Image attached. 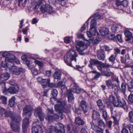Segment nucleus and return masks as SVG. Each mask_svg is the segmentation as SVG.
I'll list each match as a JSON object with an SVG mask.
<instances>
[{
  "instance_id": "obj_1",
  "label": "nucleus",
  "mask_w": 133,
  "mask_h": 133,
  "mask_svg": "<svg viewBox=\"0 0 133 133\" xmlns=\"http://www.w3.org/2000/svg\"><path fill=\"white\" fill-rule=\"evenodd\" d=\"M57 101L58 103L55 105V108L57 113L55 114L54 117L52 115H48L45 118L47 120L50 122L52 121L55 118L58 119L59 117H61L62 118L63 117L62 112L64 111L63 107L66 104L65 100L60 99Z\"/></svg>"
},
{
  "instance_id": "obj_2",
  "label": "nucleus",
  "mask_w": 133,
  "mask_h": 133,
  "mask_svg": "<svg viewBox=\"0 0 133 133\" xmlns=\"http://www.w3.org/2000/svg\"><path fill=\"white\" fill-rule=\"evenodd\" d=\"M77 56V55L76 51L71 49L66 54L65 57V62L68 65L72 66L71 62L74 60L76 62L77 59L76 58Z\"/></svg>"
},
{
  "instance_id": "obj_3",
  "label": "nucleus",
  "mask_w": 133,
  "mask_h": 133,
  "mask_svg": "<svg viewBox=\"0 0 133 133\" xmlns=\"http://www.w3.org/2000/svg\"><path fill=\"white\" fill-rule=\"evenodd\" d=\"M11 125L12 130L15 132L18 131L20 129V125L19 122L21 121V117L17 116L16 118L14 119V117H11Z\"/></svg>"
},
{
  "instance_id": "obj_4",
  "label": "nucleus",
  "mask_w": 133,
  "mask_h": 133,
  "mask_svg": "<svg viewBox=\"0 0 133 133\" xmlns=\"http://www.w3.org/2000/svg\"><path fill=\"white\" fill-rule=\"evenodd\" d=\"M14 58L8 59V58L5 59V61L4 62H2V66L3 67L5 68L6 67L9 68L10 70L14 65Z\"/></svg>"
},
{
  "instance_id": "obj_5",
  "label": "nucleus",
  "mask_w": 133,
  "mask_h": 133,
  "mask_svg": "<svg viewBox=\"0 0 133 133\" xmlns=\"http://www.w3.org/2000/svg\"><path fill=\"white\" fill-rule=\"evenodd\" d=\"M34 115L36 117H38L41 121H43L44 118V114L43 113L42 109L40 107L35 109Z\"/></svg>"
},
{
  "instance_id": "obj_6",
  "label": "nucleus",
  "mask_w": 133,
  "mask_h": 133,
  "mask_svg": "<svg viewBox=\"0 0 133 133\" xmlns=\"http://www.w3.org/2000/svg\"><path fill=\"white\" fill-rule=\"evenodd\" d=\"M29 119L28 118L25 117L23 120L22 124V129L23 132L25 133L27 128L29 126Z\"/></svg>"
},
{
  "instance_id": "obj_7",
  "label": "nucleus",
  "mask_w": 133,
  "mask_h": 133,
  "mask_svg": "<svg viewBox=\"0 0 133 133\" xmlns=\"http://www.w3.org/2000/svg\"><path fill=\"white\" fill-rule=\"evenodd\" d=\"M125 105V101L123 99H121L119 97H117V102L114 103V105L116 107H123Z\"/></svg>"
},
{
  "instance_id": "obj_8",
  "label": "nucleus",
  "mask_w": 133,
  "mask_h": 133,
  "mask_svg": "<svg viewBox=\"0 0 133 133\" xmlns=\"http://www.w3.org/2000/svg\"><path fill=\"white\" fill-rule=\"evenodd\" d=\"M10 71L13 74L17 75H19L21 72H22V68H18L14 66L11 69Z\"/></svg>"
},
{
  "instance_id": "obj_9",
  "label": "nucleus",
  "mask_w": 133,
  "mask_h": 133,
  "mask_svg": "<svg viewBox=\"0 0 133 133\" xmlns=\"http://www.w3.org/2000/svg\"><path fill=\"white\" fill-rule=\"evenodd\" d=\"M99 31L101 35L103 36L107 35L109 33V29L105 27H101L99 29Z\"/></svg>"
},
{
  "instance_id": "obj_10",
  "label": "nucleus",
  "mask_w": 133,
  "mask_h": 133,
  "mask_svg": "<svg viewBox=\"0 0 133 133\" xmlns=\"http://www.w3.org/2000/svg\"><path fill=\"white\" fill-rule=\"evenodd\" d=\"M44 1V0H31V3L33 5H35V9L38 8Z\"/></svg>"
},
{
  "instance_id": "obj_11",
  "label": "nucleus",
  "mask_w": 133,
  "mask_h": 133,
  "mask_svg": "<svg viewBox=\"0 0 133 133\" xmlns=\"http://www.w3.org/2000/svg\"><path fill=\"white\" fill-rule=\"evenodd\" d=\"M97 33V31L96 29L90 28L89 31H88L87 34L89 38L95 36Z\"/></svg>"
},
{
  "instance_id": "obj_12",
  "label": "nucleus",
  "mask_w": 133,
  "mask_h": 133,
  "mask_svg": "<svg viewBox=\"0 0 133 133\" xmlns=\"http://www.w3.org/2000/svg\"><path fill=\"white\" fill-rule=\"evenodd\" d=\"M81 107L84 113L87 112L88 108L87 103L84 101H82L80 103Z\"/></svg>"
},
{
  "instance_id": "obj_13",
  "label": "nucleus",
  "mask_w": 133,
  "mask_h": 133,
  "mask_svg": "<svg viewBox=\"0 0 133 133\" xmlns=\"http://www.w3.org/2000/svg\"><path fill=\"white\" fill-rule=\"evenodd\" d=\"M61 73L59 70L56 71L52 75L53 78L55 79L60 80L61 77Z\"/></svg>"
},
{
  "instance_id": "obj_14",
  "label": "nucleus",
  "mask_w": 133,
  "mask_h": 133,
  "mask_svg": "<svg viewBox=\"0 0 133 133\" xmlns=\"http://www.w3.org/2000/svg\"><path fill=\"white\" fill-rule=\"evenodd\" d=\"M2 56L5 58V59L8 58L10 59L14 58L15 59V56L11 54L10 53L7 52H5L2 54Z\"/></svg>"
},
{
  "instance_id": "obj_15",
  "label": "nucleus",
  "mask_w": 133,
  "mask_h": 133,
  "mask_svg": "<svg viewBox=\"0 0 133 133\" xmlns=\"http://www.w3.org/2000/svg\"><path fill=\"white\" fill-rule=\"evenodd\" d=\"M124 34L126 37L127 38V39H126V41H127L130 40L133 38L132 34L128 30H125L124 32Z\"/></svg>"
},
{
  "instance_id": "obj_16",
  "label": "nucleus",
  "mask_w": 133,
  "mask_h": 133,
  "mask_svg": "<svg viewBox=\"0 0 133 133\" xmlns=\"http://www.w3.org/2000/svg\"><path fill=\"white\" fill-rule=\"evenodd\" d=\"M41 127L39 125L34 126L32 128V133H42Z\"/></svg>"
},
{
  "instance_id": "obj_17",
  "label": "nucleus",
  "mask_w": 133,
  "mask_h": 133,
  "mask_svg": "<svg viewBox=\"0 0 133 133\" xmlns=\"http://www.w3.org/2000/svg\"><path fill=\"white\" fill-rule=\"evenodd\" d=\"M9 77V74L7 72H5L1 75L0 79L2 81H4L7 80Z\"/></svg>"
},
{
  "instance_id": "obj_18",
  "label": "nucleus",
  "mask_w": 133,
  "mask_h": 133,
  "mask_svg": "<svg viewBox=\"0 0 133 133\" xmlns=\"http://www.w3.org/2000/svg\"><path fill=\"white\" fill-rule=\"evenodd\" d=\"M18 87H12L9 88L7 91L9 93L11 94H17L18 92Z\"/></svg>"
},
{
  "instance_id": "obj_19",
  "label": "nucleus",
  "mask_w": 133,
  "mask_h": 133,
  "mask_svg": "<svg viewBox=\"0 0 133 133\" xmlns=\"http://www.w3.org/2000/svg\"><path fill=\"white\" fill-rule=\"evenodd\" d=\"M92 117L93 119L95 120H97L100 118V115L99 112L96 110H93Z\"/></svg>"
},
{
  "instance_id": "obj_20",
  "label": "nucleus",
  "mask_w": 133,
  "mask_h": 133,
  "mask_svg": "<svg viewBox=\"0 0 133 133\" xmlns=\"http://www.w3.org/2000/svg\"><path fill=\"white\" fill-rule=\"evenodd\" d=\"M89 62L90 64L88 66L92 69H93V65L97 64L98 63H100L99 61L98 60L93 59H91Z\"/></svg>"
},
{
  "instance_id": "obj_21",
  "label": "nucleus",
  "mask_w": 133,
  "mask_h": 133,
  "mask_svg": "<svg viewBox=\"0 0 133 133\" xmlns=\"http://www.w3.org/2000/svg\"><path fill=\"white\" fill-rule=\"evenodd\" d=\"M32 110V108L30 105H27L25 106L23 110V114H25Z\"/></svg>"
},
{
  "instance_id": "obj_22",
  "label": "nucleus",
  "mask_w": 133,
  "mask_h": 133,
  "mask_svg": "<svg viewBox=\"0 0 133 133\" xmlns=\"http://www.w3.org/2000/svg\"><path fill=\"white\" fill-rule=\"evenodd\" d=\"M71 91L74 93L79 94L81 91V89L76 84H74V86Z\"/></svg>"
},
{
  "instance_id": "obj_23",
  "label": "nucleus",
  "mask_w": 133,
  "mask_h": 133,
  "mask_svg": "<svg viewBox=\"0 0 133 133\" xmlns=\"http://www.w3.org/2000/svg\"><path fill=\"white\" fill-rule=\"evenodd\" d=\"M71 91H72L70 90H68L67 91V94L68 95V101L70 102L72 101L74 99L73 96L71 93Z\"/></svg>"
},
{
  "instance_id": "obj_24",
  "label": "nucleus",
  "mask_w": 133,
  "mask_h": 133,
  "mask_svg": "<svg viewBox=\"0 0 133 133\" xmlns=\"http://www.w3.org/2000/svg\"><path fill=\"white\" fill-rule=\"evenodd\" d=\"M50 82L49 78L46 79H43L42 82L41 84L43 86V88H45L48 86L49 83Z\"/></svg>"
},
{
  "instance_id": "obj_25",
  "label": "nucleus",
  "mask_w": 133,
  "mask_h": 133,
  "mask_svg": "<svg viewBox=\"0 0 133 133\" xmlns=\"http://www.w3.org/2000/svg\"><path fill=\"white\" fill-rule=\"evenodd\" d=\"M99 50L98 52V54L97 55V57L98 59L101 60H104L105 56L104 52H101Z\"/></svg>"
},
{
  "instance_id": "obj_26",
  "label": "nucleus",
  "mask_w": 133,
  "mask_h": 133,
  "mask_svg": "<svg viewBox=\"0 0 133 133\" xmlns=\"http://www.w3.org/2000/svg\"><path fill=\"white\" fill-rule=\"evenodd\" d=\"M75 122L76 124L79 125H83L84 123L83 121L79 117H77L76 118Z\"/></svg>"
},
{
  "instance_id": "obj_27",
  "label": "nucleus",
  "mask_w": 133,
  "mask_h": 133,
  "mask_svg": "<svg viewBox=\"0 0 133 133\" xmlns=\"http://www.w3.org/2000/svg\"><path fill=\"white\" fill-rule=\"evenodd\" d=\"M102 73L104 76H105L108 77H110L112 74V73L109 69H107L103 71L102 72Z\"/></svg>"
},
{
  "instance_id": "obj_28",
  "label": "nucleus",
  "mask_w": 133,
  "mask_h": 133,
  "mask_svg": "<svg viewBox=\"0 0 133 133\" xmlns=\"http://www.w3.org/2000/svg\"><path fill=\"white\" fill-rule=\"evenodd\" d=\"M4 114L5 116H6L10 117L11 118L12 116H14V119L16 118L17 116H19L15 114H13L11 113V112L9 111H5Z\"/></svg>"
},
{
  "instance_id": "obj_29",
  "label": "nucleus",
  "mask_w": 133,
  "mask_h": 133,
  "mask_svg": "<svg viewBox=\"0 0 133 133\" xmlns=\"http://www.w3.org/2000/svg\"><path fill=\"white\" fill-rule=\"evenodd\" d=\"M97 104L99 108L101 110H103L105 108V106L103 104L102 100L99 99L97 101Z\"/></svg>"
},
{
  "instance_id": "obj_30",
  "label": "nucleus",
  "mask_w": 133,
  "mask_h": 133,
  "mask_svg": "<svg viewBox=\"0 0 133 133\" xmlns=\"http://www.w3.org/2000/svg\"><path fill=\"white\" fill-rule=\"evenodd\" d=\"M126 89V84L124 82L122 83V84L121 90L122 92L125 95V93Z\"/></svg>"
},
{
  "instance_id": "obj_31",
  "label": "nucleus",
  "mask_w": 133,
  "mask_h": 133,
  "mask_svg": "<svg viewBox=\"0 0 133 133\" xmlns=\"http://www.w3.org/2000/svg\"><path fill=\"white\" fill-rule=\"evenodd\" d=\"M15 98V97L13 96L10 99L9 101V104L10 107H12L14 105Z\"/></svg>"
},
{
  "instance_id": "obj_32",
  "label": "nucleus",
  "mask_w": 133,
  "mask_h": 133,
  "mask_svg": "<svg viewBox=\"0 0 133 133\" xmlns=\"http://www.w3.org/2000/svg\"><path fill=\"white\" fill-rule=\"evenodd\" d=\"M96 21L94 19L92 20L91 22V25L90 28L96 29Z\"/></svg>"
},
{
  "instance_id": "obj_33",
  "label": "nucleus",
  "mask_w": 133,
  "mask_h": 133,
  "mask_svg": "<svg viewBox=\"0 0 133 133\" xmlns=\"http://www.w3.org/2000/svg\"><path fill=\"white\" fill-rule=\"evenodd\" d=\"M56 129L54 127L51 126L49 127L47 133H55Z\"/></svg>"
},
{
  "instance_id": "obj_34",
  "label": "nucleus",
  "mask_w": 133,
  "mask_h": 133,
  "mask_svg": "<svg viewBox=\"0 0 133 133\" xmlns=\"http://www.w3.org/2000/svg\"><path fill=\"white\" fill-rule=\"evenodd\" d=\"M76 45H77V46L80 47L83 46L85 45V44L84 42L81 41H76Z\"/></svg>"
},
{
  "instance_id": "obj_35",
  "label": "nucleus",
  "mask_w": 133,
  "mask_h": 133,
  "mask_svg": "<svg viewBox=\"0 0 133 133\" xmlns=\"http://www.w3.org/2000/svg\"><path fill=\"white\" fill-rule=\"evenodd\" d=\"M91 72L96 74V75L94 77V79H97L101 75V74L100 73L96 71H92Z\"/></svg>"
},
{
  "instance_id": "obj_36",
  "label": "nucleus",
  "mask_w": 133,
  "mask_h": 133,
  "mask_svg": "<svg viewBox=\"0 0 133 133\" xmlns=\"http://www.w3.org/2000/svg\"><path fill=\"white\" fill-rule=\"evenodd\" d=\"M103 49H105V51H108L109 52L111 50V49H110L109 48V47L108 46L105 45L101 47V49L99 50L100 51H102Z\"/></svg>"
},
{
  "instance_id": "obj_37",
  "label": "nucleus",
  "mask_w": 133,
  "mask_h": 133,
  "mask_svg": "<svg viewBox=\"0 0 133 133\" xmlns=\"http://www.w3.org/2000/svg\"><path fill=\"white\" fill-rule=\"evenodd\" d=\"M57 86L58 87H61L62 90V89H66L65 86L63 85V82L62 81L58 82Z\"/></svg>"
},
{
  "instance_id": "obj_38",
  "label": "nucleus",
  "mask_w": 133,
  "mask_h": 133,
  "mask_svg": "<svg viewBox=\"0 0 133 133\" xmlns=\"http://www.w3.org/2000/svg\"><path fill=\"white\" fill-rule=\"evenodd\" d=\"M128 88L129 90L131 92H133V82H131L128 83Z\"/></svg>"
},
{
  "instance_id": "obj_39",
  "label": "nucleus",
  "mask_w": 133,
  "mask_h": 133,
  "mask_svg": "<svg viewBox=\"0 0 133 133\" xmlns=\"http://www.w3.org/2000/svg\"><path fill=\"white\" fill-rule=\"evenodd\" d=\"M129 117L130 122L133 123V111H131L129 112Z\"/></svg>"
},
{
  "instance_id": "obj_40",
  "label": "nucleus",
  "mask_w": 133,
  "mask_h": 133,
  "mask_svg": "<svg viewBox=\"0 0 133 133\" xmlns=\"http://www.w3.org/2000/svg\"><path fill=\"white\" fill-rule=\"evenodd\" d=\"M111 29L113 32L114 33H116L118 29V27L116 25H114L111 27Z\"/></svg>"
},
{
  "instance_id": "obj_41",
  "label": "nucleus",
  "mask_w": 133,
  "mask_h": 133,
  "mask_svg": "<svg viewBox=\"0 0 133 133\" xmlns=\"http://www.w3.org/2000/svg\"><path fill=\"white\" fill-rule=\"evenodd\" d=\"M109 100L110 102L112 103L114 105V102H116L115 101V97L112 95L109 96Z\"/></svg>"
},
{
  "instance_id": "obj_42",
  "label": "nucleus",
  "mask_w": 133,
  "mask_h": 133,
  "mask_svg": "<svg viewBox=\"0 0 133 133\" xmlns=\"http://www.w3.org/2000/svg\"><path fill=\"white\" fill-rule=\"evenodd\" d=\"M40 9L43 13L47 11L46 5H42L40 8Z\"/></svg>"
},
{
  "instance_id": "obj_43",
  "label": "nucleus",
  "mask_w": 133,
  "mask_h": 133,
  "mask_svg": "<svg viewBox=\"0 0 133 133\" xmlns=\"http://www.w3.org/2000/svg\"><path fill=\"white\" fill-rule=\"evenodd\" d=\"M55 128H56V129H64V125L60 123H58Z\"/></svg>"
},
{
  "instance_id": "obj_44",
  "label": "nucleus",
  "mask_w": 133,
  "mask_h": 133,
  "mask_svg": "<svg viewBox=\"0 0 133 133\" xmlns=\"http://www.w3.org/2000/svg\"><path fill=\"white\" fill-rule=\"evenodd\" d=\"M47 11L50 14L52 12V8L50 5H46Z\"/></svg>"
},
{
  "instance_id": "obj_45",
  "label": "nucleus",
  "mask_w": 133,
  "mask_h": 133,
  "mask_svg": "<svg viewBox=\"0 0 133 133\" xmlns=\"http://www.w3.org/2000/svg\"><path fill=\"white\" fill-rule=\"evenodd\" d=\"M57 94V91L56 89H53L51 91V94L54 97H56Z\"/></svg>"
},
{
  "instance_id": "obj_46",
  "label": "nucleus",
  "mask_w": 133,
  "mask_h": 133,
  "mask_svg": "<svg viewBox=\"0 0 133 133\" xmlns=\"http://www.w3.org/2000/svg\"><path fill=\"white\" fill-rule=\"evenodd\" d=\"M105 82L107 86L109 87L113 84L112 83V81L110 79H109L106 81Z\"/></svg>"
},
{
  "instance_id": "obj_47",
  "label": "nucleus",
  "mask_w": 133,
  "mask_h": 133,
  "mask_svg": "<svg viewBox=\"0 0 133 133\" xmlns=\"http://www.w3.org/2000/svg\"><path fill=\"white\" fill-rule=\"evenodd\" d=\"M34 62L37 65L39 66L42 67L43 66V64L41 61L35 60Z\"/></svg>"
},
{
  "instance_id": "obj_48",
  "label": "nucleus",
  "mask_w": 133,
  "mask_h": 133,
  "mask_svg": "<svg viewBox=\"0 0 133 133\" xmlns=\"http://www.w3.org/2000/svg\"><path fill=\"white\" fill-rule=\"evenodd\" d=\"M98 125L101 127H105V125L104 122L102 120H99L98 122Z\"/></svg>"
},
{
  "instance_id": "obj_49",
  "label": "nucleus",
  "mask_w": 133,
  "mask_h": 133,
  "mask_svg": "<svg viewBox=\"0 0 133 133\" xmlns=\"http://www.w3.org/2000/svg\"><path fill=\"white\" fill-rule=\"evenodd\" d=\"M56 129L55 133H64L65 130L64 129H56L55 127H54Z\"/></svg>"
},
{
  "instance_id": "obj_50",
  "label": "nucleus",
  "mask_w": 133,
  "mask_h": 133,
  "mask_svg": "<svg viewBox=\"0 0 133 133\" xmlns=\"http://www.w3.org/2000/svg\"><path fill=\"white\" fill-rule=\"evenodd\" d=\"M0 99H2L3 103L4 104H6L7 102V98L4 96H1L0 97Z\"/></svg>"
},
{
  "instance_id": "obj_51",
  "label": "nucleus",
  "mask_w": 133,
  "mask_h": 133,
  "mask_svg": "<svg viewBox=\"0 0 133 133\" xmlns=\"http://www.w3.org/2000/svg\"><path fill=\"white\" fill-rule=\"evenodd\" d=\"M128 100L131 103H133V95L130 94L128 96Z\"/></svg>"
},
{
  "instance_id": "obj_52",
  "label": "nucleus",
  "mask_w": 133,
  "mask_h": 133,
  "mask_svg": "<svg viewBox=\"0 0 133 133\" xmlns=\"http://www.w3.org/2000/svg\"><path fill=\"white\" fill-rule=\"evenodd\" d=\"M112 117L114 120V124L116 125H118L119 124V122L116 117L114 116H112Z\"/></svg>"
},
{
  "instance_id": "obj_53",
  "label": "nucleus",
  "mask_w": 133,
  "mask_h": 133,
  "mask_svg": "<svg viewBox=\"0 0 133 133\" xmlns=\"http://www.w3.org/2000/svg\"><path fill=\"white\" fill-rule=\"evenodd\" d=\"M117 38L118 41L120 43H122L123 40L122 39V37L121 35L118 34L117 35Z\"/></svg>"
},
{
  "instance_id": "obj_54",
  "label": "nucleus",
  "mask_w": 133,
  "mask_h": 133,
  "mask_svg": "<svg viewBox=\"0 0 133 133\" xmlns=\"http://www.w3.org/2000/svg\"><path fill=\"white\" fill-rule=\"evenodd\" d=\"M95 131L96 133H103V130L98 127Z\"/></svg>"
},
{
  "instance_id": "obj_55",
  "label": "nucleus",
  "mask_w": 133,
  "mask_h": 133,
  "mask_svg": "<svg viewBox=\"0 0 133 133\" xmlns=\"http://www.w3.org/2000/svg\"><path fill=\"white\" fill-rule=\"evenodd\" d=\"M115 56L114 55H112L109 58V60L111 62H114L115 59Z\"/></svg>"
},
{
  "instance_id": "obj_56",
  "label": "nucleus",
  "mask_w": 133,
  "mask_h": 133,
  "mask_svg": "<svg viewBox=\"0 0 133 133\" xmlns=\"http://www.w3.org/2000/svg\"><path fill=\"white\" fill-rule=\"evenodd\" d=\"M102 116L104 119L106 121L107 117V114L106 111L104 110L103 111Z\"/></svg>"
},
{
  "instance_id": "obj_57",
  "label": "nucleus",
  "mask_w": 133,
  "mask_h": 133,
  "mask_svg": "<svg viewBox=\"0 0 133 133\" xmlns=\"http://www.w3.org/2000/svg\"><path fill=\"white\" fill-rule=\"evenodd\" d=\"M81 47L79 46H76L77 50L79 52L85 50V49H81Z\"/></svg>"
},
{
  "instance_id": "obj_58",
  "label": "nucleus",
  "mask_w": 133,
  "mask_h": 133,
  "mask_svg": "<svg viewBox=\"0 0 133 133\" xmlns=\"http://www.w3.org/2000/svg\"><path fill=\"white\" fill-rule=\"evenodd\" d=\"M91 128L94 130H95L98 128V127L92 123H91Z\"/></svg>"
},
{
  "instance_id": "obj_59",
  "label": "nucleus",
  "mask_w": 133,
  "mask_h": 133,
  "mask_svg": "<svg viewBox=\"0 0 133 133\" xmlns=\"http://www.w3.org/2000/svg\"><path fill=\"white\" fill-rule=\"evenodd\" d=\"M127 126L130 133H133V125H128Z\"/></svg>"
},
{
  "instance_id": "obj_60",
  "label": "nucleus",
  "mask_w": 133,
  "mask_h": 133,
  "mask_svg": "<svg viewBox=\"0 0 133 133\" xmlns=\"http://www.w3.org/2000/svg\"><path fill=\"white\" fill-rule=\"evenodd\" d=\"M128 4V2L127 0H124L122 2V5L124 7L127 6Z\"/></svg>"
},
{
  "instance_id": "obj_61",
  "label": "nucleus",
  "mask_w": 133,
  "mask_h": 133,
  "mask_svg": "<svg viewBox=\"0 0 133 133\" xmlns=\"http://www.w3.org/2000/svg\"><path fill=\"white\" fill-rule=\"evenodd\" d=\"M46 75L48 77L50 76H51V70H47L45 72Z\"/></svg>"
},
{
  "instance_id": "obj_62",
  "label": "nucleus",
  "mask_w": 133,
  "mask_h": 133,
  "mask_svg": "<svg viewBox=\"0 0 133 133\" xmlns=\"http://www.w3.org/2000/svg\"><path fill=\"white\" fill-rule=\"evenodd\" d=\"M57 1L58 2H60L61 3V4L62 6L64 5L66 3L65 0H56L55 1Z\"/></svg>"
},
{
  "instance_id": "obj_63",
  "label": "nucleus",
  "mask_w": 133,
  "mask_h": 133,
  "mask_svg": "<svg viewBox=\"0 0 133 133\" xmlns=\"http://www.w3.org/2000/svg\"><path fill=\"white\" fill-rule=\"evenodd\" d=\"M109 38L110 39L114 40L116 38V37L114 35L111 34L109 36Z\"/></svg>"
},
{
  "instance_id": "obj_64",
  "label": "nucleus",
  "mask_w": 133,
  "mask_h": 133,
  "mask_svg": "<svg viewBox=\"0 0 133 133\" xmlns=\"http://www.w3.org/2000/svg\"><path fill=\"white\" fill-rule=\"evenodd\" d=\"M81 133H88L87 130L84 128H82L81 131Z\"/></svg>"
}]
</instances>
